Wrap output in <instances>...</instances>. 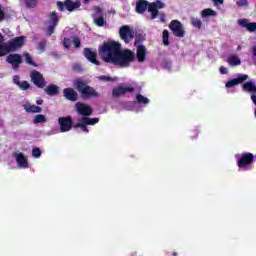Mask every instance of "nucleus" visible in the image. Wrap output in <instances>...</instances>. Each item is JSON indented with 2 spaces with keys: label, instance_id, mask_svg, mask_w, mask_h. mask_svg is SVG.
Returning a JSON list of instances; mask_svg holds the SVG:
<instances>
[{
  "label": "nucleus",
  "instance_id": "nucleus-38",
  "mask_svg": "<svg viewBox=\"0 0 256 256\" xmlns=\"http://www.w3.org/2000/svg\"><path fill=\"white\" fill-rule=\"evenodd\" d=\"M46 45H47V41H42V42H40V43L38 44L37 50H38V51H42V52L45 51Z\"/></svg>",
  "mask_w": 256,
  "mask_h": 256
},
{
  "label": "nucleus",
  "instance_id": "nucleus-3",
  "mask_svg": "<svg viewBox=\"0 0 256 256\" xmlns=\"http://www.w3.org/2000/svg\"><path fill=\"white\" fill-rule=\"evenodd\" d=\"M237 165L241 171H251L255 162V155L251 152H244L235 155Z\"/></svg>",
  "mask_w": 256,
  "mask_h": 256
},
{
  "label": "nucleus",
  "instance_id": "nucleus-42",
  "mask_svg": "<svg viewBox=\"0 0 256 256\" xmlns=\"http://www.w3.org/2000/svg\"><path fill=\"white\" fill-rule=\"evenodd\" d=\"M220 73H221V75H227V73H228L227 68H225L224 66H221L220 67Z\"/></svg>",
  "mask_w": 256,
  "mask_h": 256
},
{
  "label": "nucleus",
  "instance_id": "nucleus-36",
  "mask_svg": "<svg viewBox=\"0 0 256 256\" xmlns=\"http://www.w3.org/2000/svg\"><path fill=\"white\" fill-rule=\"evenodd\" d=\"M163 43L166 46L169 45V31H167V30L163 31Z\"/></svg>",
  "mask_w": 256,
  "mask_h": 256
},
{
  "label": "nucleus",
  "instance_id": "nucleus-47",
  "mask_svg": "<svg viewBox=\"0 0 256 256\" xmlns=\"http://www.w3.org/2000/svg\"><path fill=\"white\" fill-rule=\"evenodd\" d=\"M173 256H177V252H174V253H173Z\"/></svg>",
  "mask_w": 256,
  "mask_h": 256
},
{
  "label": "nucleus",
  "instance_id": "nucleus-4",
  "mask_svg": "<svg viewBox=\"0 0 256 256\" xmlns=\"http://www.w3.org/2000/svg\"><path fill=\"white\" fill-rule=\"evenodd\" d=\"M23 43H25V37L23 36L17 37L8 43H4L0 47V57H5V55L10 53V51H17V49H21V47H23Z\"/></svg>",
  "mask_w": 256,
  "mask_h": 256
},
{
  "label": "nucleus",
  "instance_id": "nucleus-10",
  "mask_svg": "<svg viewBox=\"0 0 256 256\" xmlns=\"http://www.w3.org/2000/svg\"><path fill=\"white\" fill-rule=\"evenodd\" d=\"M119 35L123 41L129 43V41L135 37V32L133 31V28L129 26H122L119 30Z\"/></svg>",
  "mask_w": 256,
  "mask_h": 256
},
{
  "label": "nucleus",
  "instance_id": "nucleus-32",
  "mask_svg": "<svg viewBox=\"0 0 256 256\" xmlns=\"http://www.w3.org/2000/svg\"><path fill=\"white\" fill-rule=\"evenodd\" d=\"M24 59H25L26 63H28V65H32L33 67H37V64H35V62H33V58L28 53L24 54Z\"/></svg>",
  "mask_w": 256,
  "mask_h": 256
},
{
  "label": "nucleus",
  "instance_id": "nucleus-15",
  "mask_svg": "<svg viewBox=\"0 0 256 256\" xmlns=\"http://www.w3.org/2000/svg\"><path fill=\"white\" fill-rule=\"evenodd\" d=\"M7 63H10L12 65V69L17 70L19 69V65H21V55L19 54H10L6 58Z\"/></svg>",
  "mask_w": 256,
  "mask_h": 256
},
{
  "label": "nucleus",
  "instance_id": "nucleus-39",
  "mask_svg": "<svg viewBox=\"0 0 256 256\" xmlns=\"http://www.w3.org/2000/svg\"><path fill=\"white\" fill-rule=\"evenodd\" d=\"M214 3V6L217 7V9H219V5H223L225 0H212Z\"/></svg>",
  "mask_w": 256,
  "mask_h": 256
},
{
  "label": "nucleus",
  "instance_id": "nucleus-6",
  "mask_svg": "<svg viewBox=\"0 0 256 256\" xmlns=\"http://www.w3.org/2000/svg\"><path fill=\"white\" fill-rule=\"evenodd\" d=\"M74 87L84 97V99H91V97H97V91L93 87L87 85L85 81L79 79L74 81Z\"/></svg>",
  "mask_w": 256,
  "mask_h": 256
},
{
  "label": "nucleus",
  "instance_id": "nucleus-30",
  "mask_svg": "<svg viewBox=\"0 0 256 256\" xmlns=\"http://www.w3.org/2000/svg\"><path fill=\"white\" fill-rule=\"evenodd\" d=\"M201 17H217V12L215 10H212L211 8H207L202 10Z\"/></svg>",
  "mask_w": 256,
  "mask_h": 256
},
{
  "label": "nucleus",
  "instance_id": "nucleus-7",
  "mask_svg": "<svg viewBox=\"0 0 256 256\" xmlns=\"http://www.w3.org/2000/svg\"><path fill=\"white\" fill-rule=\"evenodd\" d=\"M57 23H59V16L57 15V13H50L46 22L47 35H53V33L55 32V27H57Z\"/></svg>",
  "mask_w": 256,
  "mask_h": 256
},
{
  "label": "nucleus",
  "instance_id": "nucleus-11",
  "mask_svg": "<svg viewBox=\"0 0 256 256\" xmlns=\"http://www.w3.org/2000/svg\"><path fill=\"white\" fill-rule=\"evenodd\" d=\"M58 123L60 126V133H67V131H71L73 127V120L71 117H60L58 119Z\"/></svg>",
  "mask_w": 256,
  "mask_h": 256
},
{
  "label": "nucleus",
  "instance_id": "nucleus-2",
  "mask_svg": "<svg viewBox=\"0 0 256 256\" xmlns=\"http://www.w3.org/2000/svg\"><path fill=\"white\" fill-rule=\"evenodd\" d=\"M76 111L77 113H79V115H82L83 117L79 119V122L75 124L74 127L76 129H81L83 133H89L87 125H96V123H99V118H89V115L93 113V110L90 108L89 105L78 102L76 104Z\"/></svg>",
  "mask_w": 256,
  "mask_h": 256
},
{
  "label": "nucleus",
  "instance_id": "nucleus-31",
  "mask_svg": "<svg viewBox=\"0 0 256 256\" xmlns=\"http://www.w3.org/2000/svg\"><path fill=\"white\" fill-rule=\"evenodd\" d=\"M32 123H34V125H39V123H47V117H45L43 114H37L34 116Z\"/></svg>",
  "mask_w": 256,
  "mask_h": 256
},
{
  "label": "nucleus",
  "instance_id": "nucleus-37",
  "mask_svg": "<svg viewBox=\"0 0 256 256\" xmlns=\"http://www.w3.org/2000/svg\"><path fill=\"white\" fill-rule=\"evenodd\" d=\"M98 79H100V81H118L119 80L117 77L111 78L109 76H99Z\"/></svg>",
  "mask_w": 256,
  "mask_h": 256
},
{
  "label": "nucleus",
  "instance_id": "nucleus-17",
  "mask_svg": "<svg viewBox=\"0 0 256 256\" xmlns=\"http://www.w3.org/2000/svg\"><path fill=\"white\" fill-rule=\"evenodd\" d=\"M135 91V88L132 86H119L114 88L112 91L113 97H121V95H125V93H131Z\"/></svg>",
  "mask_w": 256,
  "mask_h": 256
},
{
  "label": "nucleus",
  "instance_id": "nucleus-43",
  "mask_svg": "<svg viewBox=\"0 0 256 256\" xmlns=\"http://www.w3.org/2000/svg\"><path fill=\"white\" fill-rule=\"evenodd\" d=\"M160 21H162V23H165V14L160 15Z\"/></svg>",
  "mask_w": 256,
  "mask_h": 256
},
{
  "label": "nucleus",
  "instance_id": "nucleus-24",
  "mask_svg": "<svg viewBox=\"0 0 256 256\" xmlns=\"http://www.w3.org/2000/svg\"><path fill=\"white\" fill-rule=\"evenodd\" d=\"M13 81H14L15 85H17L19 87V89H22V91H27V89H29V87H30L29 82L21 81L19 76H14Z\"/></svg>",
  "mask_w": 256,
  "mask_h": 256
},
{
  "label": "nucleus",
  "instance_id": "nucleus-40",
  "mask_svg": "<svg viewBox=\"0 0 256 256\" xmlns=\"http://www.w3.org/2000/svg\"><path fill=\"white\" fill-rule=\"evenodd\" d=\"M236 5H238V7H245V5H247V0H238Z\"/></svg>",
  "mask_w": 256,
  "mask_h": 256
},
{
  "label": "nucleus",
  "instance_id": "nucleus-27",
  "mask_svg": "<svg viewBox=\"0 0 256 256\" xmlns=\"http://www.w3.org/2000/svg\"><path fill=\"white\" fill-rule=\"evenodd\" d=\"M227 61L228 64L231 65V67H237L241 65V59L235 54L230 55Z\"/></svg>",
  "mask_w": 256,
  "mask_h": 256
},
{
  "label": "nucleus",
  "instance_id": "nucleus-5",
  "mask_svg": "<svg viewBox=\"0 0 256 256\" xmlns=\"http://www.w3.org/2000/svg\"><path fill=\"white\" fill-rule=\"evenodd\" d=\"M149 103H151V100H149V98L141 94H137L136 102H128L124 104V109H126V111H135L136 113H139V111H141V108L147 107Z\"/></svg>",
  "mask_w": 256,
  "mask_h": 256
},
{
  "label": "nucleus",
  "instance_id": "nucleus-28",
  "mask_svg": "<svg viewBox=\"0 0 256 256\" xmlns=\"http://www.w3.org/2000/svg\"><path fill=\"white\" fill-rule=\"evenodd\" d=\"M243 91H246V93H252V95H254V93H256L255 82H245L243 84Z\"/></svg>",
  "mask_w": 256,
  "mask_h": 256
},
{
  "label": "nucleus",
  "instance_id": "nucleus-20",
  "mask_svg": "<svg viewBox=\"0 0 256 256\" xmlns=\"http://www.w3.org/2000/svg\"><path fill=\"white\" fill-rule=\"evenodd\" d=\"M63 44L66 49H70V47H75L76 49H79V47L81 46V40H79V38L77 37H70L64 39Z\"/></svg>",
  "mask_w": 256,
  "mask_h": 256
},
{
  "label": "nucleus",
  "instance_id": "nucleus-21",
  "mask_svg": "<svg viewBox=\"0 0 256 256\" xmlns=\"http://www.w3.org/2000/svg\"><path fill=\"white\" fill-rule=\"evenodd\" d=\"M247 79H249L248 75L239 76L236 79H232V80L228 81L225 84V87H227L228 89H231V87H236V85L243 83V81H247Z\"/></svg>",
  "mask_w": 256,
  "mask_h": 256
},
{
  "label": "nucleus",
  "instance_id": "nucleus-12",
  "mask_svg": "<svg viewBox=\"0 0 256 256\" xmlns=\"http://www.w3.org/2000/svg\"><path fill=\"white\" fill-rule=\"evenodd\" d=\"M165 3H163L161 0H156V2L151 3L148 6V11L151 13V19H155L159 15V11L157 9H164Z\"/></svg>",
  "mask_w": 256,
  "mask_h": 256
},
{
  "label": "nucleus",
  "instance_id": "nucleus-23",
  "mask_svg": "<svg viewBox=\"0 0 256 256\" xmlns=\"http://www.w3.org/2000/svg\"><path fill=\"white\" fill-rule=\"evenodd\" d=\"M23 108L25 109L26 113H41L42 111L41 107L31 103L23 104Z\"/></svg>",
  "mask_w": 256,
  "mask_h": 256
},
{
  "label": "nucleus",
  "instance_id": "nucleus-44",
  "mask_svg": "<svg viewBox=\"0 0 256 256\" xmlns=\"http://www.w3.org/2000/svg\"><path fill=\"white\" fill-rule=\"evenodd\" d=\"M3 36L0 34V47L3 45Z\"/></svg>",
  "mask_w": 256,
  "mask_h": 256
},
{
  "label": "nucleus",
  "instance_id": "nucleus-22",
  "mask_svg": "<svg viewBox=\"0 0 256 256\" xmlns=\"http://www.w3.org/2000/svg\"><path fill=\"white\" fill-rule=\"evenodd\" d=\"M65 99H68V101H77V97L79 95L73 88H66L63 90Z\"/></svg>",
  "mask_w": 256,
  "mask_h": 256
},
{
  "label": "nucleus",
  "instance_id": "nucleus-46",
  "mask_svg": "<svg viewBox=\"0 0 256 256\" xmlns=\"http://www.w3.org/2000/svg\"><path fill=\"white\" fill-rule=\"evenodd\" d=\"M89 1H91V0H84V4L87 5V3H89Z\"/></svg>",
  "mask_w": 256,
  "mask_h": 256
},
{
  "label": "nucleus",
  "instance_id": "nucleus-35",
  "mask_svg": "<svg viewBox=\"0 0 256 256\" xmlns=\"http://www.w3.org/2000/svg\"><path fill=\"white\" fill-rule=\"evenodd\" d=\"M191 23H192L193 27H196L197 29H201L202 23L198 18H192Z\"/></svg>",
  "mask_w": 256,
  "mask_h": 256
},
{
  "label": "nucleus",
  "instance_id": "nucleus-9",
  "mask_svg": "<svg viewBox=\"0 0 256 256\" xmlns=\"http://www.w3.org/2000/svg\"><path fill=\"white\" fill-rule=\"evenodd\" d=\"M57 7L59 11H64V9H67V11H75V9L81 7V3H79V1L73 2L71 0H65L64 2H57Z\"/></svg>",
  "mask_w": 256,
  "mask_h": 256
},
{
  "label": "nucleus",
  "instance_id": "nucleus-26",
  "mask_svg": "<svg viewBox=\"0 0 256 256\" xmlns=\"http://www.w3.org/2000/svg\"><path fill=\"white\" fill-rule=\"evenodd\" d=\"M44 91H45V93H47V95L54 97V95H59V86H57L55 84H51V85H48L44 89Z\"/></svg>",
  "mask_w": 256,
  "mask_h": 256
},
{
  "label": "nucleus",
  "instance_id": "nucleus-25",
  "mask_svg": "<svg viewBox=\"0 0 256 256\" xmlns=\"http://www.w3.org/2000/svg\"><path fill=\"white\" fill-rule=\"evenodd\" d=\"M238 24L241 26V27H245L247 29V31H256V23L255 22H251L249 23V21L247 20H238Z\"/></svg>",
  "mask_w": 256,
  "mask_h": 256
},
{
  "label": "nucleus",
  "instance_id": "nucleus-33",
  "mask_svg": "<svg viewBox=\"0 0 256 256\" xmlns=\"http://www.w3.org/2000/svg\"><path fill=\"white\" fill-rule=\"evenodd\" d=\"M32 157L34 159H39L41 157V149L35 147L32 149Z\"/></svg>",
  "mask_w": 256,
  "mask_h": 256
},
{
  "label": "nucleus",
  "instance_id": "nucleus-41",
  "mask_svg": "<svg viewBox=\"0 0 256 256\" xmlns=\"http://www.w3.org/2000/svg\"><path fill=\"white\" fill-rule=\"evenodd\" d=\"M5 19V11L3 10V6L0 5V21Z\"/></svg>",
  "mask_w": 256,
  "mask_h": 256
},
{
  "label": "nucleus",
  "instance_id": "nucleus-34",
  "mask_svg": "<svg viewBox=\"0 0 256 256\" xmlns=\"http://www.w3.org/2000/svg\"><path fill=\"white\" fill-rule=\"evenodd\" d=\"M25 5L28 9H33L37 5V0H25Z\"/></svg>",
  "mask_w": 256,
  "mask_h": 256
},
{
  "label": "nucleus",
  "instance_id": "nucleus-45",
  "mask_svg": "<svg viewBox=\"0 0 256 256\" xmlns=\"http://www.w3.org/2000/svg\"><path fill=\"white\" fill-rule=\"evenodd\" d=\"M36 103L37 105H43V100H37Z\"/></svg>",
  "mask_w": 256,
  "mask_h": 256
},
{
  "label": "nucleus",
  "instance_id": "nucleus-19",
  "mask_svg": "<svg viewBox=\"0 0 256 256\" xmlns=\"http://www.w3.org/2000/svg\"><path fill=\"white\" fill-rule=\"evenodd\" d=\"M84 55L90 63H93L94 65H99V62L97 60V50H93L91 48H85L84 49Z\"/></svg>",
  "mask_w": 256,
  "mask_h": 256
},
{
  "label": "nucleus",
  "instance_id": "nucleus-29",
  "mask_svg": "<svg viewBox=\"0 0 256 256\" xmlns=\"http://www.w3.org/2000/svg\"><path fill=\"white\" fill-rule=\"evenodd\" d=\"M147 1L145 0H141L139 2H137L136 4V12L137 13H145V11L147 10Z\"/></svg>",
  "mask_w": 256,
  "mask_h": 256
},
{
  "label": "nucleus",
  "instance_id": "nucleus-14",
  "mask_svg": "<svg viewBox=\"0 0 256 256\" xmlns=\"http://www.w3.org/2000/svg\"><path fill=\"white\" fill-rule=\"evenodd\" d=\"M170 29L176 37H184L185 31L183 30V24L177 20H173L170 24Z\"/></svg>",
  "mask_w": 256,
  "mask_h": 256
},
{
  "label": "nucleus",
  "instance_id": "nucleus-8",
  "mask_svg": "<svg viewBox=\"0 0 256 256\" xmlns=\"http://www.w3.org/2000/svg\"><path fill=\"white\" fill-rule=\"evenodd\" d=\"M13 158L17 163L19 169H29V158L22 152L13 153Z\"/></svg>",
  "mask_w": 256,
  "mask_h": 256
},
{
  "label": "nucleus",
  "instance_id": "nucleus-18",
  "mask_svg": "<svg viewBox=\"0 0 256 256\" xmlns=\"http://www.w3.org/2000/svg\"><path fill=\"white\" fill-rule=\"evenodd\" d=\"M31 80L34 84H36L37 87H40L43 89L45 87V79L43 78V75L37 71H33L30 75Z\"/></svg>",
  "mask_w": 256,
  "mask_h": 256
},
{
  "label": "nucleus",
  "instance_id": "nucleus-1",
  "mask_svg": "<svg viewBox=\"0 0 256 256\" xmlns=\"http://www.w3.org/2000/svg\"><path fill=\"white\" fill-rule=\"evenodd\" d=\"M98 53L103 61L118 67H129L135 61V52L129 49L121 50V44L116 41H108L100 45Z\"/></svg>",
  "mask_w": 256,
  "mask_h": 256
},
{
  "label": "nucleus",
  "instance_id": "nucleus-48",
  "mask_svg": "<svg viewBox=\"0 0 256 256\" xmlns=\"http://www.w3.org/2000/svg\"><path fill=\"white\" fill-rule=\"evenodd\" d=\"M254 115H255V117H256V108H255V110H254Z\"/></svg>",
  "mask_w": 256,
  "mask_h": 256
},
{
  "label": "nucleus",
  "instance_id": "nucleus-13",
  "mask_svg": "<svg viewBox=\"0 0 256 256\" xmlns=\"http://www.w3.org/2000/svg\"><path fill=\"white\" fill-rule=\"evenodd\" d=\"M93 19H94V23H95V25H97V27H104V25H106V23H107L105 21V18H103V10H101V8H99V7L94 8Z\"/></svg>",
  "mask_w": 256,
  "mask_h": 256
},
{
  "label": "nucleus",
  "instance_id": "nucleus-16",
  "mask_svg": "<svg viewBox=\"0 0 256 256\" xmlns=\"http://www.w3.org/2000/svg\"><path fill=\"white\" fill-rule=\"evenodd\" d=\"M134 45L135 47H137L136 58L138 63H144L145 58L147 57V48L143 45H137V43H135Z\"/></svg>",
  "mask_w": 256,
  "mask_h": 256
}]
</instances>
